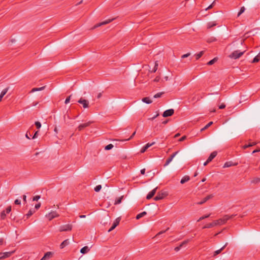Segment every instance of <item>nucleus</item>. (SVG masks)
Here are the masks:
<instances>
[{
	"mask_svg": "<svg viewBox=\"0 0 260 260\" xmlns=\"http://www.w3.org/2000/svg\"><path fill=\"white\" fill-rule=\"evenodd\" d=\"M41 203H39L38 204H37L36 205H35V208L36 209V210H38L39 209L40 207H41Z\"/></svg>",
	"mask_w": 260,
	"mask_h": 260,
	"instance_id": "52",
	"label": "nucleus"
},
{
	"mask_svg": "<svg viewBox=\"0 0 260 260\" xmlns=\"http://www.w3.org/2000/svg\"><path fill=\"white\" fill-rule=\"evenodd\" d=\"M245 10L244 7H242L239 11V12L238 13L237 16L239 17L242 14Z\"/></svg>",
	"mask_w": 260,
	"mask_h": 260,
	"instance_id": "35",
	"label": "nucleus"
},
{
	"mask_svg": "<svg viewBox=\"0 0 260 260\" xmlns=\"http://www.w3.org/2000/svg\"><path fill=\"white\" fill-rule=\"evenodd\" d=\"M217 154V153L216 151L212 152L207 159L208 162H211L216 157Z\"/></svg>",
	"mask_w": 260,
	"mask_h": 260,
	"instance_id": "16",
	"label": "nucleus"
},
{
	"mask_svg": "<svg viewBox=\"0 0 260 260\" xmlns=\"http://www.w3.org/2000/svg\"><path fill=\"white\" fill-rule=\"evenodd\" d=\"M178 152L179 151H176L170 155V156L166 160V161L164 165L165 167L168 166L172 161L173 158L177 155Z\"/></svg>",
	"mask_w": 260,
	"mask_h": 260,
	"instance_id": "9",
	"label": "nucleus"
},
{
	"mask_svg": "<svg viewBox=\"0 0 260 260\" xmlns=\"http://www.w3.org/2000/svg\"><path fill=\"white\" fill-rule=\"evenodd\" d=\"M102 95V93L100 92L98 94L97 98L100 99Z\"/></svg>",
	"mask_w": 260,
	"mask_h": 260,
	"instance_id": "64",
	"label": "nucleus"
},
{
	"mask_svg": "<svg viewBox=\"0 0 260 260\" xmlns=\"http://www.w3.org/2000/svg\"><path fill=\"white\" fill-rule=\"evenodd\" d=\"M190 55V53H186V54H183V55H182L181 58H184L187 57H188Z\"/></svg>",
	"mask_w": 260,
	"mask_h": 260,
	"instance_id": "50",
	"label": "nucleus"
},
{
	"mask_svg": "<svg viewBox=\"0 0 260 260\" xmlns=\"http://www.w3.org/2000/svg\"><path fill=\"white\" fill-rule=\"evenodd\" d=\"M72 225L71 224H67L66 225H61L59 227V232H66L70 231L72 229Z\"/></svg>",
	"mask_w": 260,
	"mask_h": 260,
	"instance_id": "4",
	"label": "nucleus"
},
{
	"mask_svg": "<svg viewBox=\"0 0 260 260\" xmlns=\"http://www.w3.org/2000/svg\"><path fill=\"white\" fill-rule=\"evenodd\" d=\"M145 173V169H143L141 170V174L142 175H144Z\"/></svg>",
	"mask_w": 260,
	"mask_h": 260,
	"instance_id": "63",
	"label": "nucleus"
},
{
	"mask_svg": "<svg viewBox=\"0 0 260 260\" xmlns=\"http://www.w3.org/2000/svg\"><path fill=\"white\" fill-rule=\"evenodd\" d=\"M260 60V52L253 59L252 62H257Z\"/></svg>",
	"mask_w": 260,
	"mask_h": 260,
	"instance_id": "27",
	"label": "nucleus"
},
{
	"mask_svg": "<svg viewBox=\"0 0 260 260\" xmlns=\"http://www.w3.org/2000/svg\"><path fill=\"white\" fill-rule=\"evenodd\" d=\"M11 211V207L10 206H8L7 208H6V210L5 211V212L6 214H8Z\"/></svg>",
	"mask_w": 260,
	"mask_h": 260,
	"instance_id": "46",
	"label": "nucleus"
},
{
	"mask_svg": "<svg viewBox=\"0 0 260 260\" xmlns=\"http://www.w3.org/2000/svg\"><path fill=\"white\" fill-rule=\"evenodd\" d=\"M30 136H31L30 133L28 132L26 133L25 137L28 139H30Z\"/></svg>",
	"mask_w": 260,
	"mask_h": 260,
	"instance_id": "56",
	"label": "nucleus"
},
{
	"mask_svg": "<svg viewBox=\"0 0 260 260\" xmlns=\"http://www.w3.org/2000/svg\"><path fill=\"white\" fill-rule=\"evenodd\" d=\"M120 221V218L118 217L114 221L112 226L108 230V232H110L113 230L119 223V222Z\"/></svg>",
	"mask_w": 260,
	"mask_h": 260,
	"instance_id": "8",
	"label": "nucleus"
},
{
	"mask_svg": "<svg viewBox=\"0 0 260 260\" xmlns=\"http://www.w3.org/2000/svg\"><path fill=\"white\" fill-rule=\"evenodd\" d=\"M244 51L240 52L239 50L234 51L230 55V57L234 59H237L240 57L243 54Z\"/></svg>",
	"mask_w": 260,
	"mask_h": 260,
	"instance_id": "3",
	"label": "nucleus"
},
{
	"mask_svg": "<svg viewBox=\"0 0 260 260\" xmlns=\"http://www.w3.org/2000/svg\"><path fill=\"white\" fill-rule=\"evenodd\" d=\"M169 230V228H168L165 231H161L159 232H158L155 236V237H157L161 234H162L164 233H165L167 231Z\"/></svg>",
	"mask_w": 260,
	"mask_h": 260,
	"instance_id": "43",
	"label": "nucleus"
},
{
	"mask_svg": "<svg viewBox=\"0 0 260 260\" xmlns=\"http://www.w3.org/2000/svg\"><path fill=\"white\" fill-rule=\"evenodd\" d=\"M15 252V251H12L10 252H2L3 258H6L11 256V255Z\"/></svg>",
	"mask_w": 260,
	"mask_h": 260,
	"instance_id": "17",
	"label": "nucleus"
},
{
	"mask_svg": "<svg viewBox=\"0 0 260 260\" xmlns=\"http://www.w3.org/2000/svg\"><path fill=\"white\" fill-rule=\"evenodd\" d=\"M186 139V136H183V137H182L179 140V141L180 142H182L184 140H185V139Z\"/></svg>",
	"mask_w": 260,
	"mask_h": 260,
	"instance_id": "53",
	"label": "nucleus"
},
{
	"mask_svg": "<svg viewBox=\"0 0 260 260\" xmlns=\"http://www.w3.org/2000/svg\"><path fill=\"white\" fill-rule=\"evenodd\" d=\"M214 3H215V2H213L212 3V4H211V5H210L208 8H207L206 9V10H209V9H210L212 8H213V7L214 6Z\"/></svg>",
	"mask_w": 260,
	"mask_h": 260,
	"instance_id": "51",
	"label": "nucleus"
},
{
	"mask_svg": "<svg viewBox=\"0 0 260 260\" xmlns=\"http://www.w3.org/2000/svg\"><path fill=\"white\" fill-rule=\"evenodd\" d=\"M190 180V177L189 176H184L181 180L180 183L181 184H184L185 182L188 181Z\"/></svg>",
	"mask_w": 260,
	"mask_h": 260,
	"instance_id": "19",
	"label": "nucleus"
},
{
	"mask_svg": "<svg viewBox=\"0 0 260 260\" xmlns=\"http://www.w3.org/2000/svg\"><path fill=\"white\" fill-rule=\"evenodd\" d=\"M23 201L26 203V196L25 195H23L22 196Z\"/></svg>",
	"mask_w": 260,
	"mask_h": 260,
	"instance_id": "62",
	"label": "nucleus"
},
{
	"mask_svg": "<svg viewBox=\"0 0 260 260\" xmlns=\"http://www.w3.org/2000/svg\"><path fill=\"white\" fill-rule=\"evenodd\" d=\"M143 102L149 104L152 103V101L149 97L143 98L142 99Z\"/></svg>",
	"mask_w": 260,
	"mask_h": 260,
	"instance_id": "21",
	"label": "nucleus"
},
{
	"mask_svg": "<svg viewBox=\"0 0 260 260\" xmlns=\"http://www.w3.org/2000/svg\"><path fill=\"white\" fill-rule=\"evenodd\" d=\"M158 115H159V114L157 113L155 116L152 117V118H149V120H152L154 119L156 117H157Z\"/></svg>",
	"mask_w": 260,
	"mask_h": 260,
	"instance_id": "60",
	"label": "nucleus"
},
{
	"mask_svg": "<svg viewBox=\"0 0 260 260\" xmlns=\"http://www.w3.org/2000/svg\"><path fill=\"white\" fill-rule=\"evenodd\" d=\"M204 53V51H202L200 52L199 53L196 54V59L198 60L200 58H201L203 56Z\"/></svg>",
	"mask_w": 260,
	"mask_h": 260,
	"instance_id": "28",
	"label": "nucleus"
},
{
	"mask_svg": "<svg viewBox=\"0 0 260 260\" xmlns=\"http://www.w3.org/2000/svg\"><path fill=\"white\" fill-rule=\"evenodd\" d=\"M14 203L16 204V205H20V203H21V201L20 200H18V199H16L15 202H14Z\"/></svg>",
	"mask_w": 260,
	"mask_h": 260,
	"instance_id": "54",
	"label": "nucleus"
},
{
	"mask_svg": "<svg viewBox=\"0 0 260 260\" xmlns=\"http://www.w3.org/2000/svg\"><path fill=\"white\" fill-rule=\"evenodd\" d=\"M213 197V194H209L204 198L201 202H198L197 204L199 205H202L206 202L209 200L212 199Z\"/></svg>",
	"mask_w": 260,
	"mask_h": 260,
	"instance_id": "13",
	"label": "nucleus"
},
{
	"mask_svg": "<svg viewBox=\"0 0 260 260\" xmlns=\"http://www.w3.org/2000/svg\"><path fill=\"white\" fill-rule=\"evenodd\" d=\"M35 125L38 129H39L41 127V124L39 121L35 122Z\"/></svg>",
	"mask_w": 260,
	"mask_h": 260,
	"instance_id": "45",
	"label": "nucleus"
},
{
	"mask_svg": "<svg viewBox=\"0 0 260 260\" xmlns=\"http://www.w3.org/2000/svg\"><path fill=\"white\" fill-rule=\"evenodd\" d=\"M35 212V209H30L28 212L26 214L27 218H28Z\"/></svg>",
	"mask_w": 260,
	"mask_h": 260,
	"instance_id": "24",
	"label": "nucleus"
},
{
	"mask_svg": "<svg viewBox=\"0 0 260 260\" xmlns=\"http://www.w3.org/2000/svg\"><path fill=\"white\" fill-rule=\"evenodd\" d=\"M210 216V214H208V215H205V216H203L202 217H201L198 220V221H200L202 220H203L206 218H208L209 217V216Z\"/></svg>",
	"mask_w": 260,
	"mask_h": 260,
	"instance_id": "39",
	"label": "nucleus"
},
{
	"mask_svg": "<svg viewBox=\"0 0 260 260\" xmlns=\"http://www.w3.org/2000/svg\"><path fill=\"white\" fill-rule=\"evenodd\" d=\"M190 239H187L184 240L180 244L181 246L183 247L184 245H186L190 241Z\"/></svg>",
	"mask_w": 260,
	"mask_h": 260,
	"instance_id": "36",
	"label": "nucleus"
},
{
	"mask_svg": "<svg viewBox=\"0 0 260 260\" xmlns=\"http://www.w3.org/2000/svg\"><path fill=\"white\" fill-rule=\"evenodd\" d=\"M164 94V92H160L156 94H155L154 96V98H160Z\"/></svg>",
	"mask_w": 260,
	"mask_h": 260,
	"instance_id": "34",
	"label": "nucleus"
},
{
	"mask_svg": "<svg viewBox=\"0 0 260 260\" xmlns=\"http://www.w3.org/2000/svg\"><path fill=\"white\" fill-rule=\"evenodd\" d=\"M101 188L102 186L101 185H98L94 187V190L96 192H99L101 189Z\"/></svg>",
	"mask_w": 260,
	"mask_h": 260,
	"instance_id": "41",
	"label": "nucleus"
},
{
	"mask_svg": "<svg viewBox=\"0 0 260 260\" xmlns=\"http://www.w3.org/2000/svg\"><path fill=\"white\" fill-rule=\"evenodd\" d=\"M168 196V193L166 191H161L158 192L157 195L154 197V200L155 201H158L163 199L164 198Z\"/></svg>",
	"mask_w": 260,
	"mask_h": 260,
	"instance_id": "2",
	"label": "nucleus"
},
{
	"mask_svg": "<svg viewBox=\"0 0 260 260\" xmlns=\"http://www.w3.org/2000/svg\"><path fill=\"white\" fill-rule=\"evenodd\" d=\"M38 134V131L36 132L34 135L32 137V139L36 138L37 137Z\"/></svg>",
	"mask_w": 260,
	"mask_h": 260,
	"instance_id": "59",
	"label": "nucleus"
},
{
	"mask_svg": "<svg viewBox=\"0 0 260 260\" xmlns=\"http://www.w3.org/2000/svg\"><path fill=\"white\" fill-rule=\"evenodd\" d=\"M222 250H223V248H221L220 249H219L217 250H216L214 252L213 256L214 257L216 256L217 255L220 254Z\"/></svg>",
	"mask_w": 260,
	"mask_h": 260,
	"instance_id": "29",
	"label": "nucleus"
},
{
	"mask_svg": "<svg viewBox=\"0 0 260 260\" xmlns=\"http://www.w3.org/2000/svg\"><path fill=\"white\" fill-rule=\"evenodd\" d=\"M4 243V240L3 238L0 239V245H3Z\"/></svg>",
	"mask_w": 260,
	"mask_h": 260,
	"instance_id": "61",
	"label": "nucleus"
},
{
	"mask_svg": "<svg viewBox=\"0 0 260 260\" xmlns=\"http://www.w3.org/2000/svg\"><path fill=\"white\" fill-rule=\"evenodd\" d=\"M78 102L82 105L83 107L84 108H87L89 107V102L85 99H83V98H80Z\"/></svg>",
	"mask_w": 260,
	"mask_h": 260,
	"instance_id": "6",
	"label": "nucleus"
},
{
	"mask_svg": "<svg viewBox=\"0 0 260 260\" xmlns=\"http://www.w3.org/2000/svg\"><path fill=\"white\" fill-rule=\"evenodd\" d=\"M255 144H256V143H252V144L249 143V144H248V145H244V146H243V149H246V148H247L248 147H250V146H252L254 145H255Z\"/></svg>",
	"mask_w": 260,
	"mask_h": 260,
	"instance_id": "40",
	"label": "nucleus"
},
{
	"mask_svg": "<svg viewBox=\"0 0 260 260\" xmlns=\"http://www.w3.org/2000/svg\"><path fill=\"white\" fill-rule=\"evenodd\" d=\"M122 198H123V196H121V197H119V198L116 199V200L115 201L114 204L117 205V204H120L121 202Z\"/></svg>",
	"mask_w": 260,
	"mask_h": 260,
	"instance_id": "32",
	"label": "nucleus"
},
{
	"mask_svg": "<svg viewBox=\"0 0 260 260\" xmlns=\"http://www.w3.org/2000/svg\"><path fill=\"white\" fill-rule=\"evenodd\" d=\"M174 110L173 109L167 110L164 112V113L162 114V116L164 117L171 116L174 114Z\"/></svg>",
	"mask_w": 260,
	"mask_h": 260,
	"instance_id": "7",
	"label": "nucleus"
},
{
	"mask_svg": "<svg viewBox=\"0 0 260 260\" xmlns=\"http://www.w3.org/2000/svg\"><path fill=\"white\" fill-rule=\"evenodd\" d=\"M114 19H109L108 20H106L105 21H104L101 23H98L97 24H96L95 25H94V28H96L98 27H99V26H101L102 25H105V24H108L110 22H112Z\"/></svg>",
	"mask_w": 260,
	"mask_h": 260,
	"instance_id": "11",
	"label": "nucleus"
},
{
	"mask_svg": "<svg viewBox=\"0 0 260 260\" xmlns=\"http://www.w3.org/2000/svg\"><path fill=\"white\" fill-rule=\"evenodd\" d=\"M91 123L92 122L89 121L85 123L81 124L78 126L77 129H78V131H81L84 128H86V127L89 126Z\"/></svg>",
	"mask_w": 260,
	"mask_h": 260,
	"instance_id": "10",
	"label": "nucleus"
},
{
	"mask_svg": "<svg viewBox=\"0 0 260 260\" xmlns=\"http://www.w3.org/2000/svg\"><path fill=\"white\" fill-rule=\"evenodd\" d=\"M146 214H147L146 212H145V211L142 212V213H139L137 215L136 219H139L140 218L143 217L144 216H145Z\"/></svg>",
	"mask_w": 260,
	"mask_h": 260,
	"instance_id": "25",
	"label": "nucleus"
},
{
	"mask_svg": "<svg viewBox=\"0 0 260 260\" xmlns=\"http://www.w3.org/2000/svg\"><path fill=\"white\" fill-rule=\"evenodd\" d=\"M157 189V187H156V188L153 189L152 190H151L150 192H149L146 197V199L148 200L151 199L155 194Z\"/></svg>",
	"mask_w": 260,
	"mask_h": 260,
	"instance_id": "14",
	"label": "nucleus"
},
{
	"mask_svg": "<svg viewBox=\"0 0 260 260\" xmlns=\"http://www.w3.org/2000/svg\"><path fill=\"white\" fill-rule=\"evenodd\" d=\"M160 80V77L159 76H157L153 80L154 82H158Z\"/></svg>",
	"mask_w": 260,
	"mask_h": 260,
	"instance_id": "55",
	"label": "nucleus"
},
{
	"mask_svg": "<svg viewBox=\"0 0 260 260\" xmlns=\"http://www.w3.org/2000/svg\"><path fill=\"white\" fill-rule=\"evenodd\" d=\"M238 165V162H233L231 161L226 162L223 166V168H228L232 166H236Z\"/></svg>",
	"mask_w": 260,
	"mask_h": 260,
	"instance_id": "15",
	"label": "nucleus"
},
{
	"mask_svg": "<svg viewBox=\"0 0 260 260\" xmlns=\"http://www.w3.org/2000/svg\"><path fill=\"white\" fill-rule=\"evenodd\" d=\"M217 25V23L215 22H210L207 24V28L209 29L213 26H215Z\"/></svg>",
	"mask_w": 260,
	"mask_h": 260,
	"instance_id": "23",
	"label": "nucleus"
},
{
	"mask_svg": "<svg viewBox=\"0 0 260 260\" xmlns=\"http://www.w3.org/2000/svg\"><path fill=\"white\" fill-rule=\"evenodd\" d=\"M59 215L55 211H52L46 215V217L49 220H51L55 217H58Z\"/></svg>",
	"mask_w": 260,
	"mask_h": 260,
	"instance_id": "5",
	"label": "nucleus"
},
{
	"mask_svg": "<svg viewBox=\"0 0 260 260\" xmlns=\"http://www.w3.org/2000/svg\"><path fill=\"white\" fill-rule=\"evenodd\" d=\"M8 90H9V87H7V88H5L4 89H3V90L1 92L0 95L3 97L6 94V93L8 92Z\"/></svg>",
	"mask_w": 260,
	"mask_h": 260,
	"instance_id": "33",
	"label": "nucleus"
},
{
	"mask_svg": "<svg viewBox=\"0 0 260 260\" xmlns=\"http://www.w3.org/2000/svg\"><path fill=\"white\" fill-rule=\"evenodd\" d=\"M213 124V122L211 121L209 122L207 124H206L203 128L201 129V131H203L206 129H207L209 126H210Z\"/></svg>",
	"mask_w": 260,
	"mask_h": 260,
	"instance_id": "31",
	"label": "nucleus"
},
{
	"mask_svg": "<svg viewBox=\"0 0 260 260\" xmlns=\"http://www.w3.org/2000/svg\"><path fill=\"white\" fill-rule=\"evenodd\" d=\"M45 88V86H43V87H40V88H34L31 89V92H35V91H41V90H42L43 89H44Z\"/></svg>",
	"mask_w": 260,
	"mask_h": 260,
	"instance_id": "26",
	"label": "nucleus"
},
{
	"mask_svg": "<svg viewBox=\"0 0 260 260\" xmlns=\"http://www.w3.org/2000/svg\"><path fill=\"white\" fill-rule=\"evenodd\" d=\"M182 247L181 246V245H180L179 246H177V247H176L174 249V250L176 251H178Z\"/></svg>",
	"mask_w": 260,
	"mask_h": 260,
	"instance_id": "57",
	"label": "nucleus"
},
{
	"mask_svg": "<svg viewBox=\"0 0 260 260\" xmlns=\"http://www.w3.org/2000/svg\"><path fill=\"white\" fill-rule=\"evenodd\" d=\"M40 199V196L37 195V196L34 197V198L32 199V201H37Z\"/></svg>",
	"mask_w": 260,
	"mask_h": 260,
	"instance_id": "47",
	"label": "nucleus"
},
{
	"mask_svg": "<svg viewBox=\"0 0 260 260\" xmlns=\"http://www.w3.org/2000/svg\"><path fill=\"white\" fill-rule=\"evenodd\" d=\"M259 182H260V178H254L252 180V183H255V184L258 183Z\"/></svg>",
	"mask_w": 260,
	"mask_h": 260,
	"instance_id": "37",
	"label": "nucleus"
},
{
	"mask_svg": "<svg viewBox=\"0 0 260 260\" xmlns=\"http://www.w3.org/2000/svg\"><path fill=\"white\" fill-rule=\"evenodd\" d=\"M236 215L233 214L231 215H225L222 218L213 221L211 223L206 224L203 228L208 229L216 225H221L225 224L227 221L234 217Z\"/></svg>",
	"mask_w": 260,
	"mask_h": 260,
	"instance_id": "1",
	"label": "nucleus"
},
{
	"mask_svg": "<svg viewBox=\"0 0 260 260\" xmlns=\"http://www.w3.org/2000/svg\"><path fill=\"white\" fill-rule=\"evenodd\" d=\"M157 68H158V63H157V61H156L155 63V66L154 67V68H153V70L152 71V72L155 73L157 71Z\"/></svg>",
	"mask_w": 260,
	"mask_h": 260,
	"instance_id": "42",
	"label": "nucleus"
},
{
	"mask_svg": "<svg viewBox=\"0 0 260 260\" xmlns=\"http://www.w3.org/2000/svg\"><path fill=\"white\" fill-rule=\"evenodd\" d=\"M154 144H155V142H152L151 143H148L146 144L141 149L140 152L142 153L145 152L149 147H150L152 145H154Z\"/></svg>",
	"mask_w": 260,
	"mask_h": 260,
	"instance_id": "12",
	"label": "nucleus"
},
{
	"mask_svg": "<svg viewBox=\"0 0 260 260\" xmlns=\"http://www.w3.org/2000/svg\"><path fill=\"white\" fill-rule=\"evenodd\" d=\"M113 147V145L112 144H110L105 147V149L107 150H109L111 149Z\"/></svg>",
	"mask_w": 260,
	"mask_h": 260,
	"instance_id": "38",
	"label": "nucleus"
},
{
	"mask_svg": "<svg viewBox=\"0 0 260 260\" xmlns=\"http://www.w3.org/2000/svg\"><path fill=\"white\" fill-rule=\"evenodd\" d=\"M6 216V213L5 212V211H3L1 214V218L3 219H5Z\"/></svg>",
	"mask_w": 260,
	"mask_h": 260,
	"instance_id": "44",
	"label": "nucleus"
},
{
	"mask_svg": "<svg viewBox=\"0 0 260 260\" xmlns=\"http://www.w3.org/2000/svg\"><path fill=\"white\" fill-rule=\"evenodd\" d=\"M217 60V57H215L213 59L211 60L210 61H209L208 63H207V64L208 65H212L213 64H214L215 62H216Z\"/></svg>",
	"mask_w": 260,
	"mask_h": 260,
	"instance_id": "30",
	"label": "nucleus"
},
{
	"mask_svg": "<svg viewBox=\"0 0 260 260\" xmlns=\"http://www.w3.org/2000/svg\"><path fill=\"white\" fill-rule=\"evenodd\" d=\"M52 255V253L51 252H47L40 260H46L49 259L51 257Z\"/></svg>",
	"mask_w": 260,
	"mask_h": 260,
	"instance_id": "18",
	"label": "nucleus"
},
{
	"mask_svg": "<svg viewBox=\"0 0 260 260\" xmlns=\"http://www.w3.org/2000/svg\"><path fill=\"white\" fill-rule=\"evenodd\" d=\"M135 134H136V132H134L133 133V134L131 135V136L128 139H125L124 141H128V140H131V139H132L134 137ZM122 141H123V140H122Z\"/></svg>",
	"mask_w": 260,
	"mask_h": 260,
	"instance_id": "49",
	"label": "nucleus"
},
{
	"mask_svg": "<svg viewBox=\"0 0 260 260\" xmlns=\"http://www.w3.org/2000/svg\"><path fill=\"white\" fill-rule=\"evenodd\" d=\"M69 244V242L68 239L65 240L60 245V248L61 249L63 248L66 246L68 245Z\"/></svg>",
	"mask_w": 260,
	"mask_h": 260,
	"instance_id": "22",
	"label": "nucleus"
},
{
	"mask_svg": "<svg viewBox=\"0 0 260 260\" xmlns=\"http://www.w3.org/2000/svg\"><path fill=\"white\" fill-rule=\"evenodd\" d=\"M225 107V105L224 104H222L221 105L219 106V108L220 109H224Z\"/></svg>",
	"mask_w": 260,
	"mask_h": 260,
	"instance_id": "58",
	"label": "nucleus"
},
{
	"mask_svg": "<svg viewBox=\"0 0 260 260\" xmlns=\"http://www.w3.org/2000/svg\"><path fill=\"white\" fill-rule=\"evenodd\" d=\"M90 250V249L88 246H84L83 248H82L80 250L81 253L82 254H85L87 252H88Z\"/></svg>",
	"mask_w": 260,
	"mask_h": 260,
	"instance_id": "20",
	"label": "nucleus"
},
{
	"mask_svg": "<svg viewBox=\"0 0 260 260\" xmlns=\"http://www.w3.org/2000/svg\"><path fill=\"white\" fill-rule=\"evenodd\" d=\"M71 96H72V95H70L67 98V99L65 100V102H64L66 104H67L68 103H69L70 102Z\"/></svg>",
	"mask_w": 260,
	"mask_h": 260,
	"instance_id": "48",
	"label": "nucleus"
}]
</instances>
